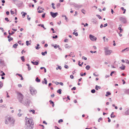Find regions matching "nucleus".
I'll return each instance as SVG.
<instances>
[{"instance_id": "f257e3e1", "label": "nucleus", "mask_w": 129, "mask_h": 129, "mask_svg": "<svg viewBox=\"0 0 129 129\" xmlns=\"http://www.w3.org/2000/svg\"><path fill=\"white\" fill-rule=\"evenodd\" d=\"M23 98V96L22 94L20 93H18V95L17 98L19 100V101L21 103H22L25 105L27 106H29L30 102L29 101L28 99L26 100H25V101H26L27 103L25 102H23L22 100Z\"/></svg>"}, {"instance_id": "f03ea898", "label": "nucleus", "mask_w": 129, "mask_h": 129, "mask_svg": "<svg viewBox=\"0 0 129 129\" xmlns=\"http://www.w3.org/2000/svg\"><path fill=\"white\" fill-rule=\"evenodd\" d=\"M26 118L28 119L26 122L25 125V129H32L34 127V123L32 120L29 119L25 117V119L27 120Z\"/></svg>"}, {"instance_id": "7ed1b4c3", "label": "nucleus", "mask_w": 129, "mask_h": 129, "mask_svg": "<svg viewBox=\"0 0 129 129\" xmlns=\"http://www.w3.org/2000/svg\"><path fill=\"white\" fill-rule=\"evenodd\" d=\"M5 123L6 124H13L15 120L12 117L8 116L6 117Z\"/></svg>"}, {"instance_id": "20e7f679", "label": "nucleus", "mask_w": 129, "mask_h": 129, "mask_svg": "<svg viewBox=\"0 0 129 129\" xmlns=\"http://www.w3.org/2000/svg\"><path fill=\"white\" fill-rule=\"evenodd\" d=\"M29 89L31 94L33 95L37 93L36 90L32 87H30Z\"/></svg>"}, {"instance_id": "39448f33", "label": "nucleus", "mask_w": 129, "mask_h": 129, "mask_svg": "<svg viewBox=\"0 0 129 129\" xmlns=\"http://www.w3.org/2000/svg\"><path fill=\"white\" fill-rule=\"evenodd\" d=\"M89 37L90 39L93 41H95L97 39L96 38L91 35H89Z\"/></svg>"}, {"instance_id": "423d86ee", "label": "nucleus", "mask_w": 129, "mask_h": 129, "mask_svg": "<svg viewBox=\"0 0 129 129\" xmlns=\"http://www.w3.org/2000/svg\"><path fill=\"white\" fill-rule=\"evenodd\" d=\"M50 14L51 16L53 18L55 17L58 14V13L57 12L55 13H53L52 12H50Z\"/></svg>"}, {"instance_id": "0eeeda50", "label": "nucleus", "mask_w": 129, "mask_h": 129, "mask_svg": "<svg viewBox=\"0 0 129 129\" xmlns=\"http://www.w3.org/2000/svg\"><path fill=\"white\" fill-rule=\"evenodd\" d=\"M119 20L120 21H121L122 22H123V23H125L126 22V19L124 17H120L119 18Z\"/></svg>"}, {"instance_id": "6e6552de", "label": "nucleus", "mask_w": 129, "mask_h": 129, "mask_svg": "<svg viewBox=\"0 0 129 129\" xmlns=\"http://www.w3.org/2000/svg\"><path fill=\"white\" fill-rule=\"evenodd\" d=\"M112 51L111 50H110L108 51H105V55H109L110 54L112 53Z\"/></svg>"}, {"instance_id": "1a4fd4ad", "label": "nucleus", "mask_w": 129, "mask_h": 129, "mask_svg": "<svg viewBox=\"0 0 129 129\" xmlns=\"http://www.w3.org/2000/svg\"><path fill=\"white\" fill-rule=\"evenodd\" d=\"M73 5L74 7L78 9L82 7V5H79L76 4H74Z\"/></svg>"}, {"instance_id": "9d476101", "label": "nucleus", "mask_w": 129, "mask_h": 129, "mask_svg": "<svg viewBox=\"0 0 129 129\" xmlns=\"http://www.w3.org/2000/svg\"><path fill=\"white\" fill-rule=\"evenodd\" d=\"M125 66L123 64H122V66L119 67L122 70H124L125 69Z\"/></svg>"}, {"instance_id": "9b49d317", "label": "nucleus", "mask_w": 129, "mask_h": 129, "mask_svg": "<svg viewBox=\"0 0 129 129\" xmlns=\"http://www.w3.org/2000/svg\"><path fill=\"white\" fill-rule=\"evenodd\" d=\"M44 81H42V83L43 84L45 83L46 84H47V80L45 78L44 79Z\"/></svg>"}, {"instance_id": "f8f14e48", "label": "nucleus", "mask_w": 129, "mask_h": 129, "mask_svg": "<svg viewBox=\"0 0 129 129\" xmlns=\"http://www.w3.org/2000/svg\"><path fill=\"white\" fill-rule=\"evenodd\" d=\"M125 115H129V109L128 108L127 110H126L125 113Z\"/></svg>"}, {"instance_id": "ddd939ff", "label": "nucleus", "mask_w": 129, "mask_h": 129, "mask_svg": "<svg viewBox=\"0 0 129 129\" xmlns=\"http://www.w3.org/2000/svg\"><path fill=\"white\" fill-rule=\"evenodd\" d=\"M31 63H32L34 65H38L39 64L38 62L35 61V62H33V61H31Z\"/></svg>"}, {"instance_id": "4468645a", "label": "nucleus", "mask_w": 129, "mask_h": 129, "mask_svg": "<svg viewBox=\"0 0 129 129\" xmlns=\"http://www.w3.org/2000/svg\"><path fill=\"white\" fill-rule=\"evenodd\" d=\"M37 46H36L35 47V48L36 49H37L38 50L40 48V47H39V46H40V45L39 44H37Z\"/></svg>"}, {"instance_id": "2eb2a0df", "label": "nucleus", "mask_w": 129, "mask_h": 129, "mask_svg": "<svg viewBox=\"0 0 129 129\" xmlns=\"http://www.w3.org/2000/svg\"><path fill=\"white\" fill-rule=\"evenodd\" d=\"M124 92L125 94H129V89L125 90Z\"/></svg>"}, {"instance_id": "dca6fc26", "label": "nucleus", "mask_w": 129, "mask_h": 129, "mask_svg": "<svg viewBox=\"0 0 129 129\" xmlns=\"http://www.w3.org/2000/svg\"><path fill=\"white\" fill-rule=\"evenodd\" d=\"M100 89L101 88V87L100 86H99L97 85H96V86H95V89L97 90H98V89Z\"/></svg>"}, {"instance_id": "f3484780", "label": "nucleus", "mask_w": 129, "mask_h": 129, "mask_svg": "<svg viewBox=\"0 0 129 129\" xmlns=\"http://www.w3.org/2000/svg\"><path fill=\"white\" fill-rule=\"evenodd\" d=\"M106 93V94L105 95L106 96H108L111 94V93L109 91L107 92Z\"/></svg>"}, {"instance_id": "a211bd4d", "label": "nucleus", "mask_w": 129, "mask_h": 129, "mask_svg": "<svg viewBox=\"0 0 129 129\" xmlns=\"http://www.w3.org/2000/svg\"><path fill=\"white\" fill-rule=\"evenodd\" d=\"M62 90L61 89H59L57 91V92L59 93V94H60L61 93V91Z\"/></svg>"}, {"instance_id": "6ab92c4d", "label": "nucleus", "mask_w": 129, "mask_h": 129, "mask_svg": "<svg viewBox=\"0 0 129 129\" xmlns=\"http://www.w3.org/2000/svg\"><path fill=\"white\" fill-rule=\"evenodd\" d=\"M0 63L2 64H4V60L1 59H0Z\"/></svg>"}, {"instance_id": "aec40b11", "label": "nucleus", "mask_w": 129, "mask_h": 129, "mask_svg": "<svg viewBox=\"0 0 129 129\" xmlns=\"http://www.w3.org/2000/svg\"><path fill=\"white\" fill-rule=\"evenodd\" d=\"M26 65L28 66V70L29 71L30 70H31V67L29 66V64H28V63H27L26 64Z\"/></svg>"}, {"instance_id": "412c9836", "label": "nucleus", "mask_w": 129, "mask_h": 129, "mask_svg": "<svg viewBox=\"0 0 129 129\" xmlns=\"http://www.w3.org/2000/svg\"><path fill=\"white\" fill-rule=\"evenodd\" d=\"M90 68V66L89 65L85 67L86 69L87 70H88Z\"/></svg>"}, {"instance_id": "4be33fe9", "label": "nucleus", "mask_w": 129, "mask_h": 129, "mask_svg": "<svg viewBox=\"0 0 129 129\" xmlns=\"http://www.w3.org/2000/svg\"><path fill=\"white\" fill-rule=\"evenodd\" d=\"M47 51H45L44 52H42L41 53L44 56L45 55V54H47Z\"/></svg>"}, {"instance_id": "5701e85b", "label": "nucleus", "mask_w": 129, "mask_h": 129, "mask_svg": "<svg viewBox=\"0 0 129 129\" xmlns=\"http://www.w3.org/2000/svg\"><path fill=\"white\" fill-rule=\"evenodd\" d=\"M18 45V44L17 43H16L14 44L13 46V48H17V46Z\"/></svg>"}, {"instance_id": "b1692460", "label": "nucleus", "mask_w": 129, "mask_h": 129, "mask_svg": "<svg viewBox=\"0 0 129 129\" xmlns=\"http://www.w3.org/2000/svg\"><path fill=\"white\" fill-rule=\"evenodd\" d=\"M36 81L38 82H40V80L39 79L38 77H37L36 79Z\"/></svg>"}, {"instance_id": "393cba45", "label": "nucleus", "mask_w": 129, "mask_h": 129, "mask_svg": "<svg viewBox=\"0 0 129 129\" xmlns=\"http://www.w3.org/2000/svg\"><path fill=\"white\" fill-rule=\"evenodd\" d=\"M21 60L23 62H24L25 61V59H24V56H21Z\"/></svg>"}, {"instance_id": "a878e982", "label": "nucleus", "mask_w": 129, "mask_h": 129, "mask_svg": "<svg viewBox=\"0 0 129 129\" xmlns=\"http://www.w3.org/2000/svg\"><path fill=\"white\" fill-rule=\"evenodd\" d=\"M114 114V112H112L111 113V118H114L116 116L115 115H114L113 116V115Z\"/></svg>"}, {"instance_id": "bb28decb", "label": "nucleus", "mask_w": 129, "mask_h": 129, "mask_svg": "<svg viewBox=\"0 0 129 129\" xmlns=\"http://www.w3.org/2000/svg\"><path fill=\"white\" fill-rule=\"evenodd\" d=\"M118 29L120 30V32L121 33L123 31V29H122L120 27H119L118 28Z\"/></svg>"}, {"instance_id": "cd10ccee", "label": "nucleus", "mask_w": 129, "mask_h": 129, "mask_svg": "<svg viewBox=\"0 0 129 129\" xmlns=\"http://www.w3.org/2000/svg\"><path fill=\"white\" fill-rule=\"evenodd\" d=\"M86 72L84 73L83 74H82V73H80V75L81 76H85L86 74Z\"/></svg>"}, {"instance_id": "c85d7f7f", "label": "nucleus", "mask_w": 129, "mask_h": 129, "mask_svg": "<svg viewBox=\"0 0 129 129\" xmlns=\"http://www.w3.org/2000/svg\"><path fill=\"white\" fill-rule=\"evenodd\" d=\"M60 4L59 3H58L56 5V7L58 8L60 6Z\"/></svg>"}, {"instance_id": "c756f323", "label": "nucleus", "mask_w": 129, "mask_h": 129, "mask_svg": "<svg viewBox=\"0 0 129 129\" xmlns=\"http://www.w3.org/2000/svg\"><path fill=\"white\" fill-rule=\"evenodd\" d=\"M29 111L30 112H32L33 114H34L35 113V110H30Z\"/></svg>"}, {"instance_id": "7c9ffc66", "label": "nucleus", "mask_w": 129, "mask_h": 129, "mask_svg": "<svg viewBox=\"0 0 129 129\" xmlns=\"http://www.w3.org/2000/svg\"><path fill=\"white\" fill-rule=\"evenodd\" d=\"M29 42L28 41H26V44L27 46H28L30 44V43H29Z\"/></svg>"}, {"instance_id": "2f4dec72", "label": "nucleus", "mask_w": 129, "mask_h": 129, "mask_svg": "<svg viewBox=\"0 0 129 129\" xmlns=\"http://www.w3.org/2000/svg\"><path fill=\"white\" fill-rule=\"evenodd\" d=\"M65 47L66 48H69L70 47L68 44H66L65 45Z\"/></svg>"}, {"instance_id": "473e14b6", "label": "nucleus", "mask_w": 129, "mask_h": 129, "mask_svg": "<svg viewBox=\"0 0 129 129\" xmlns=\"http://www.w3.org/2000/svg\"><path fill=\"white\" fill-rule=\"evenodd\" d=\"M73 34L74 35H75L76 36H77L78 35V34L77 32L75 33V32H74L73 33Z\"/></svg>"}, {"instance_id": "72a5a7b5", "label": "nucleus", "mask_w": 129, "mask_h": 129, "mask_svg": "<svg viewBox=\"0 0 129 129\" xmlns=\"http://www.w3.org/2000/svg\"><path fill=\"white\" fill-rule=\"evenodd\" d=\"M56 69L57 70L58 69L61 70V67L60 66H58V67H57Z\"/></svg>"}, {"instance_id": "f704fd0d", "label": "nucleus", "mask_w": 129, "mask_h": 129, "mask_svg": "<svg viewBox=\"0 0 129 129\" xmlns=\"http://www.w3.org/2000/svg\"><path fill=\"white\" fill-rule=\"evenodd\" d=\"M53 44H52V46H53L56 49L57 48V44H55V45H53Z\"/></svg>"}, {"instance_id": "c9c22d12", "label": "nucleus", "mask_w": 129, "mask_h": 129, "mask_svg": "<svg viewBox=\"0 0 129 129\" xmlns=\"http://www.w3.org/2000/svg\"><path fill=\"white\" fill-rule=\"evenodd\" d=\"M13 40V38H12L11 37L10 38L8 39V40L9 42H10L11 40Z\"/></svg>"}, {"instance_id": "e433bc0d", "label": "nucleus", "mask_w": 129, "mask_h": 129, "mask_svg": "<svg viewBox=\"0 0 129 129\" xmlns=\"http://www.w3.org/2000/svg\"><path fill=\"white\" fill-rule=\"evenodd\" d=\"M95 90L94 89H92L91 90V92L92 93H94L95 92Z\"/></svg>"}, {"instance_id": "4c0bfd02", "label": "nucleus", "mask_w": 129, "mask_h": 129, "mask_svg": "<svg viewBox=\"0 0 129 129\" xmlns=\"http://www.w3.org/2000/svg\"><path fill=\"white\" fill-rule=\"evenodd\" d=\"M127 49H128V50L129 51V47L126 48L125 49H124V50H122V52H124V51H125Z\"/></svg>"}, {"instance_id": "58836bf2", "label": "nucleus", "mask_w": 129, "mask_h": 129, "mask_svg": "<svg viewBox=\"0 0 129 129\" xmlns=\"http://www.w3.org/2000/svg\"><path fill=\"white\" fill-rule=\"evenodd\" d=\"M11 32H12L11 33H9V35H13V34L14 33H15L14 32H13V31H11Z\"/></svg>"}, {"instance_id": "ea45409f", "label": "nucleus", "mask_w": 129, "mask_h": 129, "mask_svg": "<svg viewBox=\"0 0 129 129\" xmlns=\"http://www.w3.org/2000/svg\"><path fill=\"white\" fill-rule=\"evenodd\" d=\"M45 14H46L45 13H44L42 15V17L43 18H45Z\"/></svg>"}, {"instance_id": "a19ab883", "label": "nucleus", "mask_w": 129, "mask_h": 129, "mask_svg": "<svg viewBox=\"0 0 129 129\" xmlns=\"http://www.w3.org/2000/svg\"><path fill=\"white\" fill-rule=\"evenodd\" d=\"M96 16L98 17V18L99 19H100L102 18L100 16V15H97Z\"/></svg>"}, {"instance_id": "79ce46f5", "label": "nucleus", "mask_w": 129, "mask_h": 129, "mask_svg": "<svg viewBox=\"0 0 129 129\" xmlns=\"http://www.w3.org/2000/svg\"><path fill=\"white\" fill-rule=\"evenodd\" d=\"M104 49L105 51H108L109 50L108 49V47H105L104 48Z\"/></svg>"}, {"instance_id": "37998d69", "label": "nucleus", "mask_w": 129, "mask_h": 129, "mask_svg": "<svg viewBox=\"0 0 129 129\" xmlns=\"http://www.w3.org/2000/svg\"><path fill=\"white\" fill-rule=\"evenodd\" d=\"M81 12L84 14H85V11L84 9H82L81 10Z\"/></svg>"}, {"instance_id": "c03bdc74", "label": "nucleus", "mask_w": 129, "mask_h": 129, "mask_svg": "<svg viewBox=\"0 0 129 129\" xmlns=\"http://www.w3.org/2000/svg\"><path fill=\"white\" fill-rule=\"evenodd\" d=\"M27 14V13L25 12V13H24V14H23V15H22V16H23V18H24L25 16V15H26Z\"/></svg>"}, {"instance_id": "a18cd8bd", "label": "nucleus", "mask_w": 129, "mask_h": 129, "mask_svg": "<svg viewBox=\"0 0 129 129\" xmlns=\"http://www.w3.org/2000/svg\"><path fill=\"white\" fill-rule=\"evenodd\" d=\"M53 39H56L57 38L58 36L57 35H55V36L52 37Z\"/></svg>"}, {"instance_id": "49530a36", "label": "nucleus", "mask_w": 129, "mask_h": 129, "mask_svg": "<svg viewBox=\"0 0 129 129\" xmlns=\"http://www.w3.org/2000/svg\"><path fill=\"white\" fill-rule=\"evenodd\" d=\"M27 16V19L29 21L30 20V17H29V15H28Z\"/></svg>"}, {"instance_id": "de8ad7c7", "label": "nucleus", "mask_w": 129, "mask_h": 129, "mask_svg": "<svg viewBox=\"0 0 129 129\" xmlns=\"http://www.w3.org/2000/svg\"><path fill=\"white\" fill-rule=\"evenodd\" d=\"M82 59H84L85 60H86L87 59V58L86 57H85L84 56H83L82 57Z\"/></svg>"}, {"instance_id": "09e8293b", "label": "nucleus", "mask_w": 129, "mask_h": 129, "mask_svg": "<svg viewBox=\"0 0 129 129\" xmlns=\"http://www.w3.org/2000/svg\"><path fill=\"white\" fill-rule=\"evenodd\" d=\"M1 73L2 72V74L1 75V76H4L5 75V74L4 72H3V71H1Z\"/></svg>"}, {"instance_id": "8fccbe9b", "label": "nucleus", "mask_w": 129, "mask_h": 129, "mask_svg": "<svg viewBox=\"0 0 129 129\" xmlns=\"http://www.w3.org/2000/svg\"><path fill=\"white\" fill-rule=\"evenodd\" d=\"M72 53V52H71V54H70L69 56H70L71 57H74L75 56L74 55L72 56V54H71V53Z\"/></svg>"}, {"instance_id": "3c124183", "label": "nucleus", "mask_w": 129, "mask_h": 129, "mask_svg": "<svg viewBox=\"0 0 129 129\" xmlns=\"http://www.w3.org/2000/svg\"><path fill=\"white\" fill-rule=\"evenodd\" d=\"M3 86L1 82H0V88Z\"/></svg>"}, {"instance_id": "603ef678", "label": "nucleus", "mask_w": 129, "mask_h": 129, "mask_svg": "<svg viewBox=\"0 0 129 129\" xmlns=\"http://www.w3.org/2000/svg\"><path fill=\"white\" fill-rule=\"evenodd\" d=\"M51 30L53 31V32H52L53 33H55V32L54 31V30L53 28H51Z\"/></svg>"}, {"instance_id": "864d4df0", "label": "nucleus", "mask_w": 129, "mask_h": 129, "mask_svg": "<svg viewBox=\"0 0 129 129\" xmlns=\"http://www.w3.org/2000/svg\"><path fill=\"white\" fill-rule=\"evenodd\" d=\"M115 72V71H112L110 74V75L112 76V74L113 73H114Z\"/></svg>"}, {"instance_id": "5fc2aeb1", "label": "nucleus", "mask_w": 129, "mask_h": 129, "mask_svg": "<svg viewBox=\"0 0 129 129\" xmlns=\"http://www.w3.org/2000/svg\"><path fill=\"white\" fill-rule=\"evenodd\" d=\"M5 20L7 21L8 22L9 21V20L8 19V18L7 17L5 18Z\"/></svg>"}, {"instance_id": "6e6d98bb", "label": "nucleus", "mask_w": 129, "mask_h": 129, "mask_svg": "<svg viewBox=\"0 0 129 129\" xmlns=\"http://www.w3.org/2000/svg\"><path fill=\"white\" fill-rule=\"evenodd\" d=\"M11 13V14L13 15L14 14V11H12V10L10 11Z\"/></svg>"}, {"instance_id": "4d7b16f0", "label": "nucleus", "mask_w": 129, "mask_h": 129, "mask_svg": "<svg viewBox=\"0 0 129 129\" xmlns=\"http://www.w3.org/2000/svg\"><path fill=\"white\" fill-rule=\"evenodd\" d=\"M65 68L66 69H68L69 68L68 66L67 65H65L64 66Z\"/></svg>"}, {"instance_id": "13d9d810", "label": "nucleus", "mask_w": 129, "mask_h": 129, "mask_svg": "<svg viewBox=\"0 0 129 129\" xmlns=\"http://www.w3.org/2000/svg\"><path fill=\"white\" fill-rule=\"evenodd\" d=\"M76 89V87H74L71 89V90H75Z\"/></svg>"}, {"instance_id": "bf43d9fd", "label": "nucleus", "mask_w": 129, "mask_h": 129, "mask_svg": "<svg viewBox=\"0 0 129 129\" xmlns=\"http://www.w3.org/2000/svg\"><path fill=\"white\" fill-rule=\"evenodd\" d=\"M70 78H71V79H73L74 78V76H73V75H71L70 76Z\"/></svg>"}, {"instance_id": "052dcab7", "label": "nucleus", "mask_w": 129, "mask_h": 129, "mask_svg": "<svg viewBox=\"0 0 129 129\" xmlns=\"http://www.w3.org/2000/svg\"><path fill=\"white\" fill-rule=\"evenodd\" d=\"M63 121L62 119H60L58 121V123H60V122H62Z\"/></svg>"}, {"instance_id": "680f3d73", "label": "nucleus", "mask_w": 129, "mask_h": 129, "mask_svg": "<svg viewBox=\"0 0 129 129\" xmlns=\"http://www.w3.org/2000/svg\"><path fill=\"white\" fill-rule=\"evenodd\" d=\"M88 24L86 23H85V24H84V27H85L86 26H88Z\"/></svg>"}, {"instance_id": "e2e57ef3", "label": "nucleus", "mask_w": 129, "mask_h": 129, "mask_svg": "<svg viewBox=\"0 0 129 129\" xmlns=\"http://www.w3.org/2000/svg\"><path fill=\"white\" fill-rule=\"evenodd\" d=\"M18 86L19 87H21L22 86V85L21 84H19L18 85Z\"/></svg>"}, {"instance_id": "0e129e2a", "label": "nucleus", "mask_w": 129, "mask_h": 129, "mask_svg": "<svg viewBox=\"0 0 129 129\" xmlns=\"http://www.w3.org/2000/svg\"><path fill=\"white\" fill-rule=\"evenodd\" d=\"M50 104H53L54 103V102L52 101L51 100H50L49 101Z\"/></svg>"}, {"instance_id": "69168bd1", "label": "nucleus", "mask_w": 129, "mask_h": 129, "mask_svg": "<svg viewBox=\"0 0 129 129\" xmlns=\"http://www.w3.org/2000/svg\"><path fill=\"white\" fill-rule=\"evenodd\" d=\"M108 25V24L107 23H106L105 24H104V27H106V26H107Z\"/></svg>"}, {"instance_id": "338daca9", "label": "nucleus", "mask_w": 129, "mask_h": 129, "mask_svg": "<svg viewBox=\"0 0 129 129\" xmlns=\"http://www.w3.org/2000/svg\"><path fill=\"white\" fill-rule=\"evenodd\" d=\"M18 43L19 44H21V41H18Z\"/></svg>"}, {"instance_id": "774afa93", "label": "nucleus", "mask_w": 129, "mask_h": 129, "mask_svg": "<svg viewBox=\"0 0 129 129\" xmlns=\"http://www.w3.org/2000/svg\"><path fill=\"white\" fill-rule=\"evenodd\" d=\"M55 128L56 129H60L57 126H55Z\"/></svg>"}]
</instances>
